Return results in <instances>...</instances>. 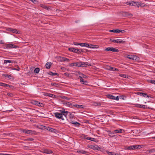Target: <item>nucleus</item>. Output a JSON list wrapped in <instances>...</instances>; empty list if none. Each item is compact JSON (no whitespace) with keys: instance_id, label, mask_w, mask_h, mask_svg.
<instances>
[{"instance_id":"nucleus-35","label":"nucleus","mask_w":155,"mask_h":155,"mask_svg":"<svg viewBox=\"0 0 155 155\" xmlns=\"http://www.w3.org/2000/svg\"><path fill=\"white\" fill-rule=\"evenodd\" d=\"M23 140L25 141H31L34 140V139L32 138H28L24 139Z\"/></svg>"},{"instance_id":"nucleus-30","label":"nucleus","mask_w":155,"mask_h":155,"mask_svg":"<svg viewBox=\"0 0 155 155\" xmlns=\"http://www.w3.org/2000/svg\"><path fill=\"white\" fill-rule=\"evenodd\" d=\"M146 6V5L143 3H141L140 2H139V5L138 6V7H139L140 6L141 7H143Z\"/></svg>"},{"instance_id":"nucleus-40","label":"nucleus","mask_w":155,"mask_h":155,"mask_svg":"<svg viewBox=\"0 0 155 155\" xmlns=\"http://www.w3.org/2000/svg\"><path fill=\"white\" fill-rule=\"evenodd\" d=\"M40 71V69L38 68H36L34 70V72L37 74L39 73Z\"/></svg>"},{"instance_id":"nucleus-37","label":"nucleus","mask_w":155,"mask_h":155,"mask_svg":"<svg viewBox=\"0 0 155 155\" xmlns=\"http://www.w3.org/2000/svg\"><path fill=\"white\" fill-rule=\"evenodd\" d=\"M70 113V112H69L67 111H66V112L64 114H62V116L64 115L65 117L67 119V116Z\"/></svg>"},{"instance_id":"nucleus-15","label":"nucleus","mask_w":155,"mask_h":155,"mask_svg":"<svg viewBox=\"0 0 155 155\" xmlns=\"http://www.w3.org/2000/svg\"><path fill=\"white\" fill-rule=\"evenodd\" d=\"M33 103L35 105H37L38 106L42 107L43 106V104L42 103H41L38 101H34V102Z\"/></svg>"},{"instance_id":"nucleus-7","label":"nucleus","mask_w":155,"mask_h":155,"mask_svg":"<svg viewBox=\"0 0 155 155\" xmlns=\"http://www.w3.org/2000/svg\"><path fill=\"white\" fill-rule=\"evenodd\" d=\"M140 145H134L132 146H128L127 148V150H134L136 149H139L140 148Z\"/></svg>"},{"instance_id":"nucleus-52","label":"nucleus","mask_w":155,"mask_h":155,"mask_svg":"<svg viewBox=\"0 0 155 155\" xmlns=\"http://www.w3.org/2000/svg\"><path fill=\"white\" fill-rule=\"evenodd\" d=\"M74 44L75 45H80V43H78V42H74Z\"/></svg>"},{"instance_id":"nucleus-9","label":"nucleus","mask_w":155,"mask_h":155,"mask_svg":"<svg viewBox=\"0 0 155 155\" xmlns=\"http://www.w3.org/2000/svg\"><path fill=\"white\" fill-rule=\"evenodd\" d=\"M134 105L136 106L137 107H139L140 108H142L143 109H150V108L147 107V105H141L138 104H135Z\"/></svg>"},{"instance_id":"nucleus-21","label":"nucleus","mask_w":155,"mask_h":155,"mask_svg":"<svg viewBox=\"0 0 155 155\" xmlns=\"http://www.w3.org/2000/svg\"><path fill=\"white\" fill-rule=\"evenodd\" d=\"M137 94L144 97H146V95H147V94L146 93H143L140 92H138Z\"/></svg>"},{"instance_id":"nucleus-32","label":"nucleus","mask_w":155,"mask_h":155,"mask_svg":"<svg viewBox=\"0 0 155 155\" xmlns=\"http://www.w3.org/2000/svg\"><path fill=\"white\" fill-rule=\"evenodd\" d=\"M89 140L96 142H97L98 141L96 139L94 138L90 137L89 139Z\"/></svg>"},{"instance_id":"nucleus-12","label":"nucleus","mask_w":155,"mask_h":155,"mask_svg":"<svg viewBox=\"0 0 155 155\" xmlns=\"http://www.w3.org/2000/svg\"><path fill=\"white\" fill-rule=\"evenodd\" d=\"M46 129L48 130L49 131L51 132H53L54 133H56V132H57V130L56 129L48 127H47Z\"/></svg>"},{"instance_id":"nucleus-19","label":"nucleus","mask_w":155,"mask_h":155,"mask_svg":"<svg viewBox=\"0 0 155 155\" xmlns=\"http://www.w3.org/2000/svg\"><path fill=\"white\" fill-rule=\"evenodd\" d=\"M80 45L81 47H89L90 46V45L88 43H80Z\"/></svg>"},{"instance_id":"nucleus-56","label":"nucleus","mask_w":155,"mask_h":155,"mask_svg":"<svg viewBox=\"0 0 155 155\" xmlns=\"http://www.w3.org/2000/svg\"><path fill=\"white\" fill-rule=\"evenodd\" d=\"M63 98L65 99L66 100H68L69 99V98L68 97H67L65 96H63V97H62Z\"/></svg>"},{"instance_id":"nucleus-28","label":"nucleus","mask_w":155,"mask_h":155,"mask_svg":"<svg viewBox=\"0 0 155 155\" xmlns=\"http://www.w3.org/2000/svg\"><path fill=\"white\" fill-rule=\"evenodd\" d=\"M40 6L42 7L43 8H44L45 9H47L48 10H49V8H48L47 6L43 4H40Z\"/></svg>"},{"instance_id":"nucleus-14","label":"nucleus","mask_w":155,"mask_h":155,"mask_svg":"<svg viewBox=\"0 0 155 155\" xmlns=\"http://www.w3.org/2000/svg\"><path fill=\"white\" fill-rule=\"evenodd\" d=\"M107 132H108V135L109 137H114L115 136L117 137V136L114 135V133L113 132H111V131L108 130Z\"/></svg>"},{"instance_id":"nucleus-17","label":"nucleus","mask_w":155,"mask_h":155,"mask_svg":"<svg viewBox=\"0 0 155 155\" xmlns=\"http://www.w3.org/2000/svg\"><path fill=\"white\" fill-rule=\"evenodd\" d=\"M70 123L72 124L75 125L76 126H79L80 125L79 123L72 121V120H70Z\"/></svg>"},{"instance_id":"nucleus-62","label":"nucleus","mask_w":155,"mask_h":155,"mask_svg":"<svg viewBox=\"0 0 155 155\" xmlns=\"http://www.w3.org/2000/svg\"><path fill=\"white\" fill-rule=\"evenodd\" d=\"M146 97H147L148 98H149L150 97H150L149 95H147H147H146Z\"/></svg>"},{"instance_id":"nucleus-44","label":"nucleus","mask_w":155,"mask_h":155,"mask_svg":"<svg viewBox=\"0 0 155 155\" xmlns=\"http://www.w3.org/2000/svg\"><path fill=\"white\" fill-rule=\"evenodd\" d=\"M6 84L0 82V86L3 87H5Z\"/></svg>"},{"instance_id":"nucleus-26","label":"nucleus","mask_w":155,"mask_h":155,"mask_svg":"<svg viewBox=\"0 0 155 155\" xmlns=\"http://www.w3.org/2000/svg\"><path fill=\"white\" fill-rule=\"evenodd\" d=\"M120 31V30L119 29H113L109 30L110 32L114 33H119Z\"/></svg>"},{"instance_id":"nucleus-61","label":"nucleus","mask_w":155,"mask_h":155,"mask_svg":"<svg viewBox=\"0 0 155 155\" xmlns=\"http://www.w3.org/2000/svg\"><path fill=\"white\" fill-rule=\"evenodd\" d=\"M6 76L8 78H11V75H6Z\"/></svg>"},{"instance_id":"nucleus-29","label":"nucleus","mask_w":155,"mask_h":155,"mask_svg":"<svg viewBox=\"0 0 155 155\" xmlns=\"http://www.w3.org/2000/svg\"><path fill=\"white\" fill-rule=\"evenodd\" d=\"M107 97L111 99L114 100L115 99V97L111 94L107 95Z\"/></svg>"},{"instance_id":"nucleus-24","label":"nucleus","mask_w":155,"mask_h":155,"mask_svg":"<svg viewBox=\"0 0 155 155\" xmlns=\"http://www.w3.org/2000/svg\"><path fill=\"white\" fill-rule=\"evenodd\" d=\"M73 106H74V107H75L76 108H80L81 109H82L84 108L83 106L82 105H80L78 104H74Z\"/></svg>"},{"instance_id":"nucleus-53","label":"nucleus","mask_w":155,"mask_h":155,"mask_svg":"<svg viewBox=\"0 0 155 155\" xmlns=\"http://www.w3.org/2000/svg\"><path fill=\"white\" fill-rule=\"evenodd\" d=\"M47 127H46V126H41V128H40L41 129H46Z\"/></svg>"},{"instance_id":"nucleus-6","label":"nucleus","mask_w":155,"mask_h":155,"mask_svg":"<svg viewBox=\"0 0 155 155\" xmlns=\"http://www.w3.org/2000/svg\"><path fill=\"white\" fill-rule=\"evenodd\" d=\"M104 51H111L117 52L119 51V50L118 49L114 48L113 47L107 48L105 49Z\"/></svg>"},{"instance_id":"nucleus-58","label":"nucleus","mask_w":155,"mask_h":155,"mask_svg":"<svg viewBox=\"0 0 155 155\" xmlns=\"http://www.w3.org/2000/svg\"><path fill=\"white\" fill-rule=\"evenodd\" d=\"M125 32V31L124 30H120L119 32H121L122 33H124Z\"/></svg>"},{"instance_id":"nucleus-49","label":"nucleus","mask_w":155,"mask_h":155,"mask_svg":"<svg viewBox=\"0 0 155 155\" xmlns=\"http://www.w3.org/2000/svg\"><path fill=\"white\" fill-rule=\"evenodd\" d=\"M5 87H8L9 88H11V87H12V86L8 84H6Z\"/></svg>"},{"instance_id":"nucleus-23","label":"nucleus","mask_w":155,"mask_h":155,"mask_svg":"<svg viewBox=\"0 0 155 155\" xmlns=\"http://www.w3.org/2000/svg\"><path fill=\"white\" fill-rule=\"evenodd\" d=\"M131 3L132 5V6H137L138 7V6L139 5V2H134L133 1H131Z\"/></svg>"},{"instance_id":"nucleus-39","label":"nucleus","mask_w":155,"mask_h":155,"mask_svg":"<svg viewBox=\"0 0 155 155\" xmlns=\"http://www.w3.org/2000/svg\"><path fill=\"white\" fill-rule=\"evenodd\" d=\"M119 76L125 78H128V76L125 74H120L119 75Z\"/></svg>"},{"instance_id":"nucleus-54","label":"nucleus","mask_w":155,"mask_h":155,"mask_svg":"<svg viewBox=\"0 0 155 155\" xmlns=\"http://www.w3.org/2000/svg\"><path fill=\"white\" fill-rule=\"evenodd\" d=\"M13 69L14 70H16L17 71H19L20 70V68L18 67L17 68H14V69Z\"/></svg>"},{"instance_id":"nucleus-42","label":"nucleus","mask_w":155,"mask_h":155,"mask_svg":"<svg viewBox=\"0 0 155 155\" xmlns=\"http://www.w3.org/2000/svg\"><path fill=\"white\" fill-rule=\"evenodd\" d=\"M47 94H48L47 95L49 97H54L55 96V95L54 94H50V93H47Z\"/></svg>"},{"instance_id":"nucleus-8","label":"nucleus","mask_w":155,"mask_h":155,"mask_svg":"<svg viewBox=\"0 0 155 155\" xmlns=\"http://www.w3.org/2000/svg\"><path fill=\"white\" fill-rule=\"evenodd\" d=\"M55 117L57 118L61 119L62 120H64V119L62 117V114L56 112L54 113Z\"/></svg>"},{"instance_id":"nucleus-59","label":"nucleus","mask_w":155,"mask_h":155,"mask_svg":"<svg viewBox=\"0 0 155 155\" xmlns=\"http://www.w3.org/2000/svg\"><path fill=\"white\" fill-rule=\"evenodd\" d=\"M111 67L110 66H107L106 69L107 70H109V69H110V68H111Z\"/></svg>"},{"instance_id":"nucleus-4","label":"nucleus","mask_w":155,"mask_h":155,"mask_svg":"<svg viewBox=\"0 0 155 155\" xmlns=\"http://www.w3.org/2000/svg\"><path fill=\"white\" fill-rule=\"evenodd\" d=\"M109 40L110 41L117 44H124L126 42L125 41H123L121 39H117L116 40H115L112 39H110Z\"/></svg>"},{"instance_id":"nucleus-3","label":"nucleus","mask_w":155,"mask_h":155,"mask_svg":"<svg viewBox=\"0 0 155 155\" xmlns=\"http://www.w3.org/2000/svg\"><path fill=\"white\" fill-rule=\"evenodd\" d=\"M22 132L27 134H36V132L34 130H28L26 129H21L20 130Z\"/></svg>"},{"instance_id":"nucleus-48","label":"nucleus","mask_w":155,"mask_h":155,"mask_svg":"<svg viewBox=\"0 0 155 155\" xmlns=\"http://www.w3.org/2000/svg\"><path fill=\"white\" fill-rule=\"evenodd\" d=\"M78 63V62H76V63H73L71 64V65H73V66H78L76 65V64Z\"/></svg>"},{"instance_id":"nucleus-18","label":"nucleus","mask_w":155,"mask_h":155,"mask_svg":"<svg viewBox=\"0 0 155 155\" xmlns=\"http://www.w3.org/2000/svg\"><path fill=\"white\" fill-rule=\"evenodd\" d=\"M124 130L122 129H119L117 130H114V131L115 133H121L123 132V131H124Z\"/></svg>"},{"instance_id":"nucleus-5","label":"nucleus","mask_w":155,"mask_h":155,"mask_svg":"<svg viewBox=\"0 0 155 155\" xmlns=\"http://www.w3.org/2000/svg\"><path fill=\"white\" fill-rule=\"evenodd\" d=\"M18 47L13 44H6L5 45V48L7 49H11L12 48H16Z\"/></svg>"},{"instance_id":"nucleus-57","label":"nucleus","mask_w":155,"mask_h":155,"mask_svg":"<svg viewBox=\"0 0 155 155\" xmlns=\"http://www.w3.org/2000/svg\"><path fill=\"white\" fill-rule=\"evenodd\" d=\"M60 111H61V113L62 114H64L66 112V111H65V110H61Z\"/></svg>"},{"instance_id":"nucleus-36","label":"nucleus","mask_w":155,"mask_h":155,"mask_svg":"<svg viewBox=\"0 0 155 155\" xmlns=\"http://www.w3.org/2000/svg\"><path fill=\"white\" fill-rule=\"evenodd\" d=\"M106 152L109 155H115V153L114 152H110L108 150H107Z\"/></svg>"},{"instance_id":"nucleus-46","label":"nucleus","mask_w":155,"mask_h":155,"mask_svg":"<svg viewBox=\"0 0 155 155\" xmlns=\"http://www.w3.org/2000/svg\"><path fill=\"white\" fill-rule=\"evenodd\" d=\"M64 61L68 62V61H70V60L69 59L65 57H64Z\"/></svg>"},{"instance_id":"nucleus-27","label":"nucleus","mask_w":155,"mask_h":155,"mask_svg":"<svg viewBox=\"0 0 155 155\" xmlns=\"http://www.w3.org/2000/svg\"><path fill=\"white\" fill-rule=\"evenodd\" d=\"M109 71H118L119 70L118 69L114 67H111L110 68V69H109Z\"/></svg>"},{"instance_id":"nucleus-20","label":"nucleus","mask_w":155,"mask_h":155,"mask_svg":"<svg viewBox=\"0 0 155 155\" xmlns=\"http://www.w3.org/2000/svg\"><path fill=\"white\" fill-rule=\"evenodd\" d=\"M51 62H48L45 64L46 68L47 69H49L51 67Z\"/></svg>"},{"instance_id":"nucleus-60","label":"nucleus","mask_w":155,"mask_h":155,"mask_svg":"<svg viewBox=\"0 0 155 155\" xmlns=\"http://www.w3.org/2000/svg\"><path fill=\"white\" fill-rule=\"evenodd\" d=\"M0 155H10L9 154H4V153H0Z\"/></svg>"},{"instance_id":"nucleus-38","label":"nucleus","mask_w":155,"mask_h":155,"mask_svg":"<svg viewBox=\"0 0 155 155\" xmlns=\"http://www.w3.org/2000/svg\"><path fill=\"white\" fill-rule=\"evenodd\" d=\"M48 74L51 76H55L58 74L57 73H53L52 71H50Z\"/></svg>"},{"instance_id":"nucleus-33","label":"nucleus","mask_w":155,"mask_h":155,"mask_svg":"<svg viewBox=\"0 0 155 155\" xmlns=\"http://www.w3.org/2000/svg\"><path fill=\"white\" fill-rule=\"evenodd\" d=\"M51 85L55 87H58L59 86V84L57 83H55L54 82H52L51 83Z\"/></svg>"},{"instance_id":"nucleus-34","label":"nucleus","mask_w":155,"mask_h":155,"mask_svg":"<svg viewBox=\"0 0 155 155\" xmlns=\"http://www.w3.org/2000/svg\"><path fill=\"white\" fill-rule=\"evenodd\" d=\"M134 56V55H127L126 57L130 59H131L133 60Z\"/></svg>"},{"instance_id":"nucleus-16","label":"nucleus","mask_w":155,"mask_h":155,"mask_svg":"<svg viewBox=\"0 0 155 155\" xmlns=\"http://www.w3.org/2000/svg\"><path fill=\"white\" fill-rule=\"evenodd\" d=\"M8 31L16 34H18V31L16 29L10 28H9Z\"/></svg>"},{"instance_id":"nucleus-50","label":"nucleus","mask_w":155,"mask_h":155,"mask_svg":"<svg viewBox=\"0 0 155 155\" xmlns=\"http://www.w3.org/2000/svg\"><path fill=\"white\" fill-rule=\"evenodd\" d=\"M150 82L151 84H155V80H151L150 81Z\"/></svg>"},{"instance_id":"nucleus-64","label":"nucleus","mask_w":155,"mask_h":155,"mask_svg":"<svg viewBox=\"0 0 155 155\" xmlns=\"http://www.w3.org/2000/svg\"><path fill=\"white\" fill-rule=\"evenodd\" d=\"M82 75H83V78H85L86 77V75H84L83 74H82Z\"/></svg>"},{"instance_id":"nucleus-63","label":"nucleus","mask_w":155,"mask_h":155,"mask_svg":"<svg viewBox=\"0 0 155 155\" xmlns=\"http://www.w3.org/2000/svg\"><path fill=\"white\" fill-rule=\"evenodd\" d=\"M90 137H85V139H87V140H89V138H90Z\"/></svg>"},{"instance_id":"nucleus-31","label":"nucleus","mask_w":155,"mask_h":155,"mask_svg":"<svg viewBox=\"0 0 155 155\" xmlns=\"http://www.w3.org/2000/svg\"><path fill=\"white\" fill-rule=\"evenodd\" d=\"M69 117L71 119L70 120H72L71 119H73L74 117V115L72 114L70 112L68 114Z\"/></svg>"},{"instance_id":"nucleus-11","label":"nucleus","mask_w":155,"mask_h":155,"mask_svg":"<svg viewBox=\"0 0 155 155\" xmlns=\"http://www.w3.org/2000/svg\"><path fill=\"white\" fill-rule=\"evenodd\" d=\"M79 78L80 80V82L82 84H86L87 83V81L84 80V79L82 78V77L81 76H79Z\"/></svg>"},{"instance_id":"nucleus-25","label":"nucleus","mask_w":155,"mask_h":155,"mask_svg":"<svg viewBox=\"0 0 155 155\" xmlns=\"http://www.w3.org/2000/svg\"><path fill=\"white\" fill-rule=\"evenodd\" d=\"M90 48H98L99 46L97 45H94L91 44L90 45V46L89 47Z\"/></svg>"},{"instance_id":"nucleus-43","label":"nucleus","mask_w":155,"mask_h":155,"mask_svg":"<svg viewBox=\"0 0 155 155\" xmlns=\"http://www.w3.org/2000/svg\"><path fill=\"white\" fill-rule=\"evenodd\" d=\"M12 61L11 60H5L4 61V63L5 64H7V63H11L12 62Z\"/></svg>"},{"instance_id":"nucleus-51","label":"nucleus","mask_w":155,"mask_h":155,"mask_svg":"<svg viewBox=\"0 0 155 155\" xmlns=\"http://www.w3.org/2000/svg\"><path fill=\"white\" fill-rule=\"evenodd\" d=\"M29 147H28V146H25L24 147V150H28V149H29Z\"/></svg>"},{"instance_id":"nucleus-55","label":"nucleus","mask_w":155,"mask_h":155,"mask_svg":"<svg viewBox=\"0 0 155 155\" xmlns=\"http://www.w3.org/2000/svg\"><path fill=\"white\" fill-rule=\"evenodd\" d=\"M115 99H114V100H116L117 101H118L119 100V98L118 97V96L117 97H115Z\"/></svg>"},{"instance_id":"nucleus-41","label":"nucleus","mask_w":155,"mask_h":155,"mask_svg":"<svg viewBox=\"0 0 155 155\" xmlns=\"http://www.w3.org/2000/svg\"><path fill=\"white\" fill-rule=\"evenodd\" d=\"M139 58L136 56H134L133 57V60L135 61H138L139 60Z\"/></svg>"},{"instance_id":"nucleus-2","label":"nucleus","mask_w":155,"mask_h":155,"mask_svg":"<svg viewBox=\"0 0 155 155\" xmlns=\"http://www.w3.org/2000/svg\"><path fill=\"white\" fill-rule=\"evenodd\" d=\"M76 65L78 66V67H84L90 66H91V65L88 62H80L77 63V64H76Z\"/></svg>"},{"instance_id":"nucleus-1","label":"nucleus","mask_w":155,"mask_h":155,"mask_svg":"<svg viewBox=\"0 0 155 155\" xmlns=\"http://www.w3.org/2000/svg\"><path fill=\"white\" fill-rule=\"evenodd\" d=\"M68 50L70 51L74 52L77 54H80L83 52H84L86 50L84 49H78L73 48H69Z\"/></svg>"},{"instance_id":"nucleus-47","label":"nucleus","mask_w":155,"mask_h":155,"mask_svg":"<svg viewBox=\"0 0 155 155\" xmlns=\"http://www.w3.org/2000/svg\"><path fill=\"white\" fill-rule=\"evenodd\" d=\"M60 61H64V57H60Z\"/></svg>"},{"instance_id":"nucleus-22","label":"nucleus","mask_w":155,"mask_h":155,"mask_svg":"<svg viewBox=\"0 0 155 155\" xmlns=\"http://www.w3.org/2000/svg\"><path fill=\"white\" fill-rule=\"evenodd\" d=\"M66 104L67 106H68L70 107H74V106L73 105L74 104H73L71 102H68L66 103Z\"/></svg>"},{"instance_id":"nucleus-10","label":"nucleus","mask_w":155,"mask_h":155,"mask_svg":"<svg viewBox=\"0 0 155 155\" xmlns=\"http://www.w3.org/2000/svg\"><path fill=\"white\" fill-rule=\"evenodd\" d=\"M43 151L41 152L43 153H45L48 154H49L52 153H53V151L50 150H49L47 149H42Z\"/></svg>"},{"instance_id":"nucleus-13","label":"nucleus","mask_w":155,"mask_h":155,"mask_svg":"<svg viewBox=\"0 0 155 155\" xmlns=\"http://www.w3.org/2000/svg\"><path fill=\"white\" fill-rule=\"evenodd\" d=\"M77 152L78 153H82L86 155H88L89 153L87 151L84 150H83L78 151Z\"/></svg>"},{"instance_id":"nucleus-45","label":"nucleus","mask_w":155,"mask_h":155,"mask_svg":"<svg viewBox=\"0 0 155 155\" xmlns=\"http://www.w3.org/2000/svg\"><path fill=\"white\" fill-rule=\"evenodd\" d=\"M132 3H131V2H127L126 3V4L127 5H132Z\"/></svg>"}]
</instances>
